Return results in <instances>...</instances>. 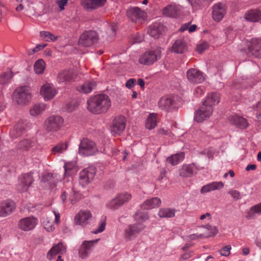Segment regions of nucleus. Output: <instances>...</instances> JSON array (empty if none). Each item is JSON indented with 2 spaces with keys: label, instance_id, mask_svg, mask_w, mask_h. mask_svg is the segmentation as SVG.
<instances>
[{
  "label": "nucleus",
  "instance_id": "38",
  "mask_svg": "<svg viewBox=\"0 0 261 261\" xmlns=\"http://www.w3.org/2000/svg\"><path fill=\"white\" fill-rule=\"evenodd\" d=\"M175 210L170 208H162L159 210L158 215L161 218H173L175 216Z\"/></svg>",
  "mask_w": 261,
  "mask_h": 261
},
{
  "label": "nucleus",
  "instance_id": "53",
  "mask_svg": "<svg viewBox=\"0 0 261 261\" xmlns=\"http://www.w3.org/2000/svg\"><path fill=\"white\" fill-rule=\"evenodd\" d=\"M231 249L230 245H227L224 246L222 250H219V252L222 256H228L230 254V250Z\"/></svg>",
  "mask_w": 261,
  "mask_h": 261
},
{
  "label": "nucleus",
  "instance_id": "13",
  "mask_svg": "<svg viewBox=\"0 0 261 261\" xmlns=\"http://www.w3.org/2000/svg\"><path fill=\"white\" fill-rule=\"evenodd\" d=\"M126 120L124 116H119L115 118L111 126V132L114 135H120L125 128Z\"/></svg>",
  "mask_w": 261,
  "mask_h": 261
},
{
  "label": "nucleus",
  "instance_id": "18",
  "mask_svg": "<svg viewBox=\"0 0 261 261\" xmlns=\"http://www.w3.org/2000/svg\"><path fill=\"white\" fill-rule=\"evenodd\" d=\"M92 214L89 211H81L75 215L74 221L77 225H85L89 223Z\"/></svg>",
  "mask_w": 261,
  "mask_h": 261
},
{
  "label": "nucleus",
  "instance_id": "57",
  "mask_svg": "<svg viewBox=\"0 0 261 261\" xmlns=\"http://www.w3.org/2000/svg\"><path fill=\"white\" fill-rule=\"evenodd\" d=\"M208 47V45L207 43H204L202 44H200L197 46V50L198 52L201 53L204 50H205Z\"/></svg>",
  "mask_w": 261,
  "mask_h": 261
},
{
  "label": "nucleus",
  "instance_id": "17",
  "mask_svg": "<svg viewBox=\"0 0 261 261\" xmlns=\"http://www.w3.org/2000/svg\"><path fill=\"white\" fill-rule=\"evenodd\" d=\"M36 146V140L34 138L25 139L20 141L16 146L20 152L28 151L34 149Z\"/></svg>",
  "mask_w": 261,
  "mask_h": 261
},
{
  "label": "nucleus",
  "instance_id": "26",
  "mask_svg": "<svg viewBox=\"0 0 261 261\" xmlns=\"http://www.w3.org/2000/svg\"><path fill=\"white\" fill-rule=\"evenodd\" d=\"M66 251L65 246L62 242L59 243L56 245L53 246L48 252L47 254V258L51 260L54 257L60 254H63Z\"/></svg>",
  "mask_w": 261,
  "mask_h": 261
},
{
  "label": "nucleus",
  "instance_id": "47",
  "mask_svg": "<svg viewBox=\"0 0 261 261\" xmlns=\"http://www.w3.org/2000/svg\"><path fill=\"white\" fill-rule=\"evenodd\" d=\"M40 36L46 41H54L58 38V36H54L53 34L46 31H41L40 32Z\"/></svg>",
  "mask_w": 261,
  "mask_h": 261
},
{
  "label": "nucleus",
  "instance_id": "23",
  "mask_svg": "<svg viewBox=\"0 0 261 261\" xmlns=\"http://www.w3.org/2000/svg\"><path fill=\"white\" fill-rule=\"evenodd\" d=\"M165 30L166 28L162 23L155 22L149 27L148 33L151 37L158 38Z\"/></svg>",
  "mask_w": 261,
  "mask_h": 261
},
{
  "label": "nucleus",
  "instance_id": "44",
  "mask_svg": "<svg viewBox=\"0 0 261 261\" xmlns=\"http://www.w3.org/2000/svg\"><path fill=\"white\" fill-rule=\"evenodd\" d=\"M254 214H261V203L251 207L246 217L248 219H252L254 217Z\"/></svg>",
  "mask_w": 261,
  "mask_h": 261
},
{
  "label": "nucleus",
  "instance_id": "8",
  "mask_svg": "<svg viewBox=\"0 0 261 261\" xmlns=\"http://www.w3.org/2000/svg\"><path fill=\"white\" fill-rule=\"evenodd\" d=\"M96 173V168L90 167L84 169L80 173L79 182L82 186L88 185L94 178Z\"/></svg>",
  "mask_w": 261,
  "mask_h": 261
},
{
  "label": "nucleus",
  "instance_id": "56",
  "mask_svg": "<svg viewBox=\"0 0 261 261\" xmlns=\"http://www.w3.org/2000/svg\"><path fill=\"white\" fill-rule=\"evenodd\" d=\"M68 189H70V187H69V188H67L66 190H64L62 192V194L61 195V198L63 203L65 202L67 196L69 195V192L68 191Z\"/></svg>",
  "mask_w": 261,
  "mask_h": 261
},
{
  "label": "nucleus",
  "instance_id": "3",
  "mask_svg": "<svg viewBox=\"0 0 261 261\" xmlns=\"http://www.w3.org/2000/svg\"><path fill=\"white\" fill-rule=\"evenodd\" d=\"M162 49L161 47H156L154 49L146 51L141 55L139 60L140 64L151 65L161 58Z\"/></svg>",
  "mask_w": 261,
  "mask_h": 261
},
{
  "label": "nucleus",
  "instance_id": "54",
  "mask_svg": "<svg viewBox=\"0 0 261 261\" xmlns=\"http://www.w3.org/2000/svg\"><path fill=\"white\" fill-rule=\"evenodd\" d=\"M136 83V79L134 78H131L126 81L125 83V86L128 89H131L135 86Z\"/></svg>",
  "mask_w": 261,
  "mask_h": 261
},
{
  "label": "nucleus",
  "instance_id": "55",
  "mask_svg": "<svg viewBox=\"0 0 261 261\" xmlns=\"http://www.w3.org/2000/svg\"><path fill=\"white\" fill-rule=\"evenodd\" d=\"M116 29L114 25H110L107 30V34L110 36H114L115 35Z\"/></svg>",
  "mask_w": 261,
  "mask_h": 261
},
{
  "label": "nucleus",
  "instance_id": "59",
  "mask_svg": "<svg viewBox=\"0 0 261 261\" xmlns=\"http://www.w3.org/2000/svg\"><path fill=\"white\" fill-rule=\"evenodd\" d=\"M68 0H59L57 2L58 5L61 10L64 9V6L67 4Z\"/></svg>",
  "mask_w": 261,
  "mask_h": 261
},
{
  "label": "nucleus",
  "instance_id": "40",
  "mask_svg": "<svg viewBox=\"0 0 261 261\" xmlns=\"http://www.w3.org/2000/svg\"><path fill=\"white\" fill-rule=\"evenodd\" d=\"M157 124L156 115L155 113L150 114L146 121L145 126L148 129H153Z\"/></svg>",
  "mask_w": 261,
  "mask_h": 261
},
{
  "label": "nucleus",
  "instance_id": "27",
  "mask_svg": "<svg viewBox=\"0 0 261 261\" xmlns=\"http://www.w3.org/2000/svg\"><path fill=\"white\" fill-rule=\"evenodd\" d=\"M244 18L250 22H258L261 20V11L258 9L249 10L245 13Z\"/></svg>",
  "mask_w": 261,
  "mask_h": 261
},
{
  "label": "nucleus",
  "instance_id": "35",
  "mask_svg": "<svg viewBox=\"0 0 261 261\" xmlns=\"http://www.w3.org/2000/svg\"><path fill=\"white\" fill-rule=\"evenodd\" d=\"M42 181L47 183L50 189H54L58 181V178L55 174L47 173L45 174L42 179Z\"/></svg>",
  "mask_w": 261,
  "mask_h": 261
},
{
  "label": "nucleus",
  "instance_id": "15",
  "mask_svg": "<svg viewBox=\"0 0 261 261\" xmlns=\"http://www.w3.org/2000/svg\"><path fill=\"white\" fill-rule=\"evenodd\" d=\"M187 76L189 81L192 83H201L205 80L203 73L195 68L188 70Z\"/></svg>",
  "mask_w": 261,
  "mask_h": 261
},
{
  "label": "nucleus",
  "instance_id": "62",
  "mask_svg": "<svg viewBox=\"0 0 261 261\" xmlns=\"http://www.w3.org/2000/svg\"><path fill=\"white\" fill-rule=\"evenodd\" d=\"M44 228L47 231L49 232L53 231L55 229L54 225L52 224L50 225L49 224H45Z\"/></svg>",
  "mask_w": 261,
  "mask_h": 261
},
{
  "label": "nucleus",
  "instance_id": "36",
  "mask_svg": "<svg viewBox=\"0 0 261 261\" xmlns=\"http://www.w3.org/2000/svg\"><path fill=\"white\" fill-rule=\"evenodd\" d=\"M185 158V153L184 152H179L173 154L167 158V163L172 166H175L180 163Z\"/></svg>",
  "mask_w": 261,
  "mask_h": 261
},
{
  "label": "nucleus",
  "instance_id": "14",
  "mask_svg": "<svg viewBox=\"0 0 261 261\" xmlns=\"http://www.w3.org/2000/svg\"><path fill=\"white\" fill-rule=\"evenodd\" d=\"M175 101L172 95H165L162 97L158 102L159 108L169 111L175 107Z\"/></svg>",
  "mask_w": 261,
  "mask_h": 261
},
{
  "label": "nucleus",
  "instance_id": "61",
  "mask_svg": "<svg viewBox=\"0 0 261 261\" xmlns=\"http://www.w3.org/2000/svg\"><path fill=\"white\" fill-rule=\"evenodd\" d=\"M252 108L257 111H261V99L256 105H253Z\"/></svg>",
  "mask_w": 261,
  "mask_h": 261
},
{
  "label": "nucleus",
  "instance_id": "39",
  "mask_svg": "<svg viewBox=\"0 0 261 261\" xmlns=\"http://www.w3.org/2000/svg\"><path fill=\"white\" fill-rule=\"evenodd\" d=\"M24 129L20 124L15 125L13 128L10 132V136L11 138L14 139L21 136L24 133Z\"/></svg>",
  "mask_w": 261,
  "mask_h": 261
},
{
  "label": "nucleus",
  "instance_id": "52",
  "mask_svg": "<svg viewBox=\"0 0 261 261\" xmlns=\"http://www.w3.org/2000/svg\"><path fill=\"white\" fill-rule=\"evenodd\" d=\"M106 219V218L105 217L100 221V224H99V225L98 227L95 231H94L93 232L94 233H95V234L98 233L102 232L105 230V227H106V222H105Z\"/></svg>",
  "mask_w": 261,
  "mask_h": 261
},
{
  "label": "nucleus",
  "instance_id": "46",
  "mask_svg": "<svg viewBox=\"0 0 261 261\" xmlns=\"http://www.w3.org/2000/svg\"><path fill=\"white\" fill-rule=\"evenodd\" d=\"M45 69V63L42 59L38 60L34 64V70L37 74H41Z\"/></svg>",
  "mask_w": 261,
  "mask_h": 261
},
{
  "label": "nucleus",
  "instance_id": "43",
  "mask_svg": "<svg viewBox=\"0 0 261 261\" xmlns=\"http://www.w3.org/2000/svg\"><path fill=\"white\" fill-rule=\"evenodd\" d=\"M189 2L193 8L196 10L206 6L210 3V2H207L206 0H190Z\"/></svg>",
  "mask_w": 261,
  "mask_h": 261
},
{
  "label": "nucleus",
  "instance_id": "45",
  "mask_svg": "<svg viewBox=\"0 0 261 261\" xmlns=\"http://www.w3.org/2000/svg\"><path fill=\"white\" fill-rule=\"evenodd\" d=\"M134 219L138 223H142L149 218L148 213L142 211H138L134 215Z\"/></svg>",
  "mask_w": 261,
  "mask_h": 261
},
{
  "label": "nucleus",
  "instance_id": "22",
  "mask_svg": "<svg viewBox=\"0 0 261 261\" xmlns=\"http://www.w3.org/2000/svg\"><path fill=\"white\" fill-rule=\"evenodd\" d=\"M40 93L44 100L47 101L51 99L57 94V91L55 88L47 84L41 87Z\"/></svg>",
  "mask_w": 261,
  "mask_h": 261
},
{
  "label": "nucleus",
  "instance_id": "33",
  "mask_svg": "<svg viewBox=\"0 0 261 261\" xmlns=\"http://www.w3.org/2000/svg\"><path fill=\"white\" fill-rule=\"evenodd\" d=\"M219 101L220 94L217 92H212L207 94L203 103L206 106H211V108H213V107L217 105Z\"/></svg>",
  "mask_w": 261,
  "mask_h": 261
},
{
  "label": "nucleus",
  "instance_id": "50",
  "mask_svg": "<svg viewBox=\"0 0 261 261\" xmlns=\"http://www.w3.org/2000/svg\"><path fill=\"white\" fill-rule=\"evenodd\" d=\"M116 197L120 203H122V205L128 202L132 198V195L127 192L119 194Z\"/></svg>",
  "mask_w": 261,
  "mask_h": 261
},
{
  "label": "nucleus",
  "instance_id": "21",
  "mask_svg": "<svg viewBox=\"0 0 261 261\" xmlns=\"http://www.w3.org/2000/svg\"><path fill=\"white\" fill-rule=\"evenodd\" d=\"M248 49L251 55L261 59V39H252Z\"/></svg>",
  "mask_w": 261,
  "mask_h": 261
},
{
  "label": "nucleus",
  "instance_id": "11",
  "mask_svg": "<svg viewBox=\"0 0 261 261\" xmlns=\"http://www.w3.org/2000/svg\"><path fill=\"white\" fill-rule=\"evenodd\" d=\"M200 170L199 166L195 163L184 164L179 170V174L183 177H191L195 175Z\"/></svg>",
  "mask_w": 261,
  "mask_h": 261
},
{
  "label": "nucleus",
  "instance_id": "64",
  "mask_svg": "<svg viewBox=\"0 0 261 261\" xmlns=\"http://www.w3.org/2000/svg\"><path fill=\"white\" fill-rule=\"evenodd\" d=\"M137 84L138 85H139L141 87L142 89L144 88L145 82L143 79H139L138 80Z\"/></svg>",
  "mask_w": 261,
  "mask_h": 261
},
{
  "label": "nucleus",
  "instance_id": "1",
  "mask_svg": "<svg viewBox=\"0 0 261 261\" xmlns=\"http://www.w3.org/2000/svg\"><path fill=\"white\" fill-rule=\"evenodd\" d=\"M88 110L95 114L106 112L111 106V100L105 94H99L91 97L87 102Z\"/></svg>",
  "mask_w": 261,
  "mask_h": 261
},
{
  "label": "nucleus",
  "instance_id": "9",
  "mask_svg": "<svg viewBox=\"0 0 261 261\" xmlns=\"http://www.w3.org/2000/svg\"><path fill=\"white\" fill-rule=\"evenodd\" d=\"M126 15L133 22H139L145 19L146 13L139 7H130L127 10Z\"/></svg>",
  "mask_w": 261,
  "mask_h": 261
},
{
  "label": "nucleus",
  "instance_id": "24",
  "mask_svg": "<svg viewBox=\"0 0 261 261\" xmlns=\"http://www.w3.org/2000/svg\"><path fill=\"white\" fill-rule=\"evenodd\" d=\"M145 226L140 223L129 225L125 230V237L127 238H130L132 237L135 236L143 230Z\"/></svg>",
  "mask_w": 261,
  "mask_h": 261
},
{
  "label": "nucleus",
  "instance_id": "48",
  "mask_svg": "<svg viewBox=\"0 0 261 261\" xmlns=\"http://www.w3.org/2000/svg\"><path fill=\"white\" fill-rule=\"evenodd\" d=\"M121 206L122 203H120L117 197L112 199L107 204L108 207L113 210H117Z\"/></svg>",
  "mask_w": 261,
  "mask_h": 261
},
{
  "label": "nucleus",
  "instance_id": "60",
  "mask_svg": "<svg viewBox=\"0 0 261 261\" xmlns=\"http://www.w3.org/2000/svg\"><path fill=\"white\" fill-rule=\"evenodd\" d=\"M53 213L55 216V222L58 224L60 223V215L59 212H57L56 210H53Z\"/></svg>",
  "mask_w": 261,
  "mask_h": 261
},
{
  "label": "nucleus",
  "instance_id": "19",
  "mask_svg": "<svg viewBox=\"0 0 261 261\" xmlns=\"http://www.w3.org/2000/svg\"><path fill=\"white\" fill-rule=\"evenodd\" d=\"M15 208L14 201L7 200L0 204V216L6 217L11 214Z\"/></svg>",
  "mask_w": 261,
  "mask_h": 261
},
{
  "label": "nucleus",
  "instance_id": "5",
  "mask_svg": "<svg viewBox=\"0 0 261 261\" xmlns=\"http://www.w3.org/2000/svg\"><path fill=\"white\" fill-rule=\"evenodd\" d=\"M97 151L95 143L88 139H83L79 145V152L81 154L86 156L92 155Z\"/></svg>",
  "mask_w": 261,
  "mask_h": 261
},
{
  "label": "nucleus",
  "instance_id": "29",
  "mask_svg": "<svg viewBox=\"0 0 261 261\" xmlns=\"http://www.w3.org/2000/svg\"><path fill=\"white\" fill-rule=\"evenodd\" d=\"M161 204V200L158 197H153L145 200L141 205L143 210H150L158 207Z\"/></svg>",
  "mask_w": 261,
  "mask_h": 261
},
{
  "label": "nucleus",
  "instance_id": "20",
  "mask_svg": "<svg viewBox=\"0 0 261 261\" xmlns=\"http://www.w3.org/2000/svg\"><path fill=\"white\" fill-rule=\"evenodd\" d=\"M226 13L225 5L222 3L216 4L213 6L212 16L216 21H220Z\"/></svg>",
  "mask_w": 261,
  "mask_h": 261
},
{
  "label": "nucleus",
  "instance_id": "12",
  "mask_svg": "<svg viewBox=\"0 0 261 261\" xmlns=\"http://www.w3.org/2000/svg\"><path fill=\"white\" fill-rule=\"evenodd\" d=\"M38 223V219L34 217H28L21 219L18 224L19 229L28 231L33 230Z\"/></svg>",
  "mask_w": 261,
  "mask_h": 261
},
{
  "label": "nucleus",
  "instance_id": "4",
  "mask_svg": "<svg viewBox=\"0 0 261 261\" xmlns=\"http://www.w3.org/2000/svg\"><path fill=\"white\" fill-rule=\"evenodd\" d=\"M63 119L58 115L49 117L44 122V128L48 132H56L63 125Z\"/></svg>",
  "mask_w": 261,
  "mask_h": 261
},
{
  "label": "nucleus",
  "instance_id": "7",
  "mask_svg": "<svg viewBox=\"0 0 261 261\" xmlns=\"http://www.w3.org/2000/svg\"><path fill=\"white\" fill-rule=\"evenodd\" d=\"M213 112L211 106L202 103V106L195 112L194 120L197 122H201L208 118Z\"/></svg>",
  "mask_w": 261,
  "mask_h": 261
},
{
  "label": "nucleus",
  "instance_id": "16",
  "mask_svg": "<svg viewBox=\"0 0 261 261\" xmlns=\"http://www.w3.org/2000/svg\"><path fill=\"white\" fill-rule=\"evenodd\" d=\"M19 184L17 186V190L19 192L27 191L33 182L32 173L23 174L19 178Z\"/></svg>",
  "mask_w": 261,
  "mask_h": 261
},
{
  "label": "nucleus",
  "instance_id": "6",
  "mask_svg": "<svg viewBox=\"0 0 261 261\" xmlns=\"http://www.w3.org/2000/svg\"><path fill=\"white\" fill-rule=\"evenodd\" d=\"M98 38L96 32L91 30L85 31L80 36L79 44L84 47H89L96 43Z\"/></svg>",
  "mask_w": 261,
  "mask_h": 261
},
{
  "label": "nucleus",
  "instance_id": "30",
  "mask_svg": "<svg viewBox=\"0 0 261 261\" xmlns=\"http://www.w3.org/2000/svg\"><path fill=\"white\" fill-rule=\"evenodd\" d=\"M75 74L72 69H67L61 71L58 75V80L60 83L70 81L72 80Z\"/></svg>",
  "mask_w": 261,
  "mask_h": 261
},
{
  "label": "nucleus",
  "instance_id": "58",
  "mask_svg": "<svg viewBox=\"0 0 261 261\" xmlns=\"http://www.w3.org/2000/svg\"><path fill=\"white\" fill-rule=\"evenodd\" d=\"M229 193L231 195V196L235 199H240V193L239 191L237 190H231L229 192Z\"/></svg>",
  "mask_w": 261,
  "mask_h": 261
},
{
  "label": "nucleus",
  "instance_id": "32",
  "mask_svg": "<svg viewBox=\"0 0 261 261\" xmlns=\"http://www.w3.org/2000/svg\"><path fill=\"white\" fill-rule=\"evenodd\" d=\"M224 186L222 181H214L202 187L200 192L201 193H205L212 191L219 190Z\"/></svg>",
  "mask_w": 261,
  "mask_h": 261
},
{
  "label": "nucleus",
  "instance_id": "28",
  "mask_svg": "<svg viewBox=\"0 0 261 261\" xmlns=\"http://www.w3.org/2000/svg\"><path fill=\"white\" fill-rule=\"evenodd\" d=\"M230 122L241 129H245L248 126L247 120L238 115H233L229 118Z\"/></svg>",
  "mask_w": 261,
  "mask_h": 261
},
{
  "label": "nucleus",
  "instance_id": "10",
  "mask_svg": "<svg viewBox=\"0 0 261 261\" xmlns=\"http://www.w3.org/2000/svg\"><path fill=\"white\" fill-rule=\"evenodd\" d=\"M98 241L99 239L84 241L79 249V254L80 257L82 259H85L88 257L94 245L96 244Z\"/></svg>",
  "mask_w": 261,
  "mask_h": 261
},
{
  "label": "nucleus",
  "instance_id": "42",
  "mask_svg": "<svg viewBox=\"0 0 261 261\" xmlns=\"http://www.w3.org/2000/svg\"><path fill=\"white\" fill-rule=\"evenodd\" d=\"M163 13L166 16L170 17H175L177 15L178 12L175 7L169 5L163 9Z\"/></svg>",
  "mask_w": 261,
  "mask_h": 261
},
{
  "label": "nucleus",
  "instance_id": "49",
  "mask_svg": "<svg viewBox=\"0 0 261 261\" xmlns=\"http://www.w3.org/2000/svg\"><path fill=\"white\" fill-rule=\"evenodd\" d=\"M13 74L11 72L3 73L0 76V84L5 85L10 83Z\"/></svg>",
  "mask_w": 261,
  "mask_h": 261
},
{
  "label": "nucleus",
  "instance_id": "31",
  "mask_svg": "<svg viewBox=\"0 0 261 261\" xmlns=\"http://www.w3.org/2000/svg\"><path fill=\"white\" fill-rule=\"evenodd\" d=\"M187 50V43L183 39L176 40L172 47V51L177 54H182Z\"/></svg>",
  "mask_w": 261,
  "mask_h": 261
},
{
  "label": "nucleus",
  "instance_id": "34",
  "mask_svg": "<svg viewBox=\"0 0 261 261\" xmlns=\"http://www.w3.org/2000/svg\"><path fill=\"white\" fill-rule=\"evenodd\" d=\"M96 85L97 83L95 81H87L79 86L77 90L85 94L89 93L95 88Z\"/></svg>",
  "mask_w": 261,
  "mask_h": 261
},
{
  "label": "nucleus",
  "instance_id": "63",
  "mask_svg": "<svg viewBox=\"0 0 261 261\" xmlns=\"http://www.w3.org/2000/svg\"><path fill=\"white\" fill-rule=\"evenodd\" d=\"M256 169V166L255 164H249L246 166L245 170L247 171H248L250 170H254Z\"/></svg>",
  "mask_w": 261,
  "mask_h": 261
},
{
  "label": "nucleus",
  "instance_id": "25",
  "mask_svg": "<svg viewBox=\"0 0 261 261\" xmlns=\"http://www.w3.org/2000/svg\"><path fill=\"white\" fill-rule=\"evenodd\" d=\"M107 0H82V5L88 10H94L103 7Z\"/></svg>",
  "mask_w": 261,
  "mask_h": 261
},
{
  "label": "nucleus",
  "instance_id": "51",
  "mask_svg": "<svg viewBox=\"0 0 261 261\" xmlns=\"http://www.w3.org/2000/svg\"><path fill=\"white\" fill-rule=\"evenodd\" d=\"M67 149V145L63 143H60L53 148L54 153H62Z\"/></svg>",
  "mask_w": 261,
  "mask_h": 261
},
{
  "label": "nucleus",
  "instance_id": "37",
  "mask_svg": "<svg viewBox=\"0 0 261 261\" xmlns=\"http://www.w3.org/2000/svg\"><path fill=\"white\" fill-rule=\"evenodd\" d=\"M66 182L69 184V187H70V189H68L69 192V200L71 204H75L79 200L80 194L75 191L73 184L71 181H70L68 179Z\"/></svg>",
  "mask_w": 261,
  "mask_h": 261
},
{
  "label": "nucleus",
  "instance_id": "2",
  "mask_svg": "<svg viewBox=\"0 0 261 261\" xmlns=\"http://www.w3.org/2000/svg\"><path fill=\"white\" fill-rule=\"evenodd\" d=\"M13 97L18 105H27L29 104L32 99L31 89L27 86L18 87L13 92Z\"/></svg>",
  "mask_w": 261,
  "mask_h": 261
},
{
  "label": "nucleus",
  "instance_id": "41",
  "mask_svg": "<svg viewBox=\"0 0 261 261\" xmlns=\"http://www.w3.org/2000/svg\"><path fill=\"white\" fill-rule=\"evenodd\" d=\"M45 109L46 105L44 103L35 104L30 109V113L32 116H37L41 114Z\"/></svg>",
  "mask_w": 261,
  "mask_h": 261
}]
</instances>
